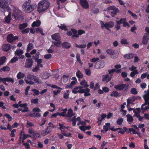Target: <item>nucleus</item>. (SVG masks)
Returning <instances> with one entry per match:
<instances>
[{
	"label": "nucleus",
	"mask_w": 149,
	"mask_h": 149,
	"mask_svg": "<svg viewBox=\"0 0 149 149\" xmlns=\"http://www.w3.org/2000/svg\"><path fill=\"white\" fill-rule=\"evenodd\" d=\"M50 6L49 1L46 0H42L38 4L37 11L39 13L45 12Z\"/></svg>",
	"instance_id": "1"
},
{
	"label": "nucleus",
	"mask_w": 149,
	"mask_h": 149,
	"mask_svg": "<svg viewBox=\"0 0 149 149\" xmlns=\"http://www.w3.org/2000/svg\"><path fill=\"white\" fill-rule=\"evenodd\" d=\"M24 81L27 84L33 85L35 82L40 84L42 83V81L39 78L33 75L28 74L25 77Z\"/></svg>",
	"instance_id": "2"
},
{
	"label": "nucleus",
	"mask_w": 149,
	"mask_h": 149,
	"mask_svg": "<svg viewBox=\"0 0 149 149\" xmlns=\"http://www.w3.org/2000/svg\"><path fill=\"white\" fill-rule=\"evenodd\" d=\"M34 6L31 4V0H28L22 4V7L23 10L26 13H30L34 9Z\"/></svg>",
	"instance_id": "3"
},
{
	"label": "nucleus",
	"mask_w": 149,
	"mask_h": 149,
	"mask_svg": "<svg viewBox=\"0 0 149 149\" xmlns=\"http://www.w3.org/2000/svg\"><path fill=\"white\" fill-rule=\"evenodd\" d=\"M143 97L145 100V103L142 105L141 108L143 111H144L148 108L147 106L144 107H143L147 104L149 105V91H145V94L143 95Z\"/></svg>",
	"instance_id": "4"
},
{
	"label": "nucleus",
	"mask_w": 149,
	"mask_h": 149,
	"mask_svg": "<svg viewBox=\"0 0 149 149\" xmlns=\"http://www.w3.org/2000/svg\"><path fill=\"white\" fill-rule=\"evenodd\" d=\"M12 16L15 19H18L21 17L22 12L18 8L14 7L13 9Z\"/></svg>",
	"instance_id": "5"
},
{
	"label": "nucleus",
	"mask_w": 149,
	"mask_h": 149,
	"mask_svg": "<svg viewBox=\"0 0 149 149\" xmlns=\"http://www.w3.org/2000/svg\"><path fill=\"white\" fill-rule=\"evenodd\" d=\"M52 39L56 42H54V44L57 47H59L61 43V39L59 34L58 33L52 34L51 36Z\"/></svg>",
	"instance_id": "6"
},
{
	"label": "nucleus",
	"mask_w": 149,
	"mask_h": 149,
	"mask_svg": "<svg viewBox=\"0 0 149 149\" xmlns=\"http://www.w3.org/2000/svg\"><path fill=\"white\" fill-rule=\"evenodd\" d=\"M100 25L102 29L105 28L108 31H110V30L109 29V28H112L114 26V23L112 21L107 22L105 24L102 22H101Z\"/></svg>",
	"instance_id": "7"
},
{
	"label": "nucleus",
	"mask_w": 149,
	"mask_h": 149,
	"mask_svg": "<svg viewBox=\"0 0 149 149\" xmlns=\"http://www.w3.org/2000/svg\"><path fill=\"white\" fill-rule=\"evenodd\" d=\"M84 91L88 92L89 91V90L88 89V88L83 89V87L79 86L74 88L72 90V93L74 94H76L78 93H84Z\"/></svg>",
	"instance_id": "8"
},
{
	"label": "nucleus",
	"mask_w": 149,
	"mask_h": 149,
	"mask_svg": "<svg viewBox=\"0 0 149 149\" xmlns=\"http://www.w3.org/2000/svg\"><path fill=\"white\" fill-rule=\"evenodd\" d=\"M7 2L6 0H0V8H1V10H4L5 8L7 11L10 13V8L7 5Z\"/></svg>",
	"instance_id": "9"
},
{
	"label": "nucleus",
	"mask_w": 149,
	"mask_h": 149,
	"mask_svg": "<svg viewBox=\"0 0 149 149\" xmlns=\"http://www.w3.org/2000/svg\"><path fill=\"white\" fill-rule=\"evenodd\" d=\"M129 86L128 84H122L115 86L114 88L118 90H126L128 89Z\"/></svg>",
	"instance_id": "10"
},
{
	"label": "nucleus",
	"mask_w": 149,
	"mask_h": 149,
	"mask_svg": "<svg viewBox=\"0 0 149 149\" xmlns=\"http://www.w3.org/2000/svg\"><path fill=\"white\" fill-rule=\"evenodd\" d=\"M108 10L111 13L112 16H113V15L116 14L119 12L118 9L113 6L110 7L108 9Z\"/></svg>",
	"instance_id": "11"
},
{
	"label": "nucleus",
	"mask_w": 149,
	"mask_h": 149,
	"mask_svg": "<svg viewBox=\"0 0 149 149\" xmlns=\"http://www.w3.org/2000/svg\"><path fill=\"white\" fill-rule=\"evenodd\" d=\"M112 76V75L109 74L103 75L102 76V81L103 82L107 83L111 80Z\"/></svg>",
	"instance_id": "12"
},
{
	"label": "nucleus",
	"mask_w": 149,
	"mask_h": 149,
	"mask_svg": "<svg viewBox=\"0 0 149 149\" xmlns=\"http://www.w3.org/2000/svg\"><path fill=\"white\" fill-rule=\"evenodd\" d=\"M18 37L17 36H14L13 35L10 34L8 35L7 37V39L9 42L12 43L14 42L16 40L18 39Z\"/></svg>",
	"instance_id": "13"
},
{
	"label": "nucleus",
	"mask_w": 149,
	"mask_h": 149,
	"mask_svg": "<svg viewBox=\"0 0 149 149\" xmlns=\"http://www.w3.org/2000/svg\"><path fill=\"white\" fill-rule=\"evenodd\" d=\"M23 53V51L21 49H17L15 52V54L19 56V58L21 59H23L25 57L24 55H22Z\"/></svg>",
	"instance_id": "14"
},
{
	"label": "nucleus",
	"mask_w": 149,
	"mask_h": 149,
	"mask_svg": "<svg viewBox=\"0 0 149 149\" xmlns=\"http://www.w3.org/2000/svg\"><path fill=\"white\" fill-rule=\"evenodd\" d=\"M33 63V61L32 59L28 58L26 60L25 66L27 68H30L32 66Z\"/></svg>",
	"instance_id": "15"
},
{
	"label": "nucleus",
	"mask_w": 149,
	"mask_h": 149,
	"mask_svg": "<svg viewBox=\"0 0 149 149\" xmlns=\"http://www.w3.org/2000/svg\"><path fill=\"white\" fill-rule=\"evenodd\" d=\"M80 3L83 8L86 9L89 8V4L86 0H80Z\"/></svg>",
	"instance_id": "16"
},
{
	"label": "nucleus",
	"mask_w": 149,
	"mask_h": 149,
	"mask_svg": "<svg viewBox=\"0 0 149 149\" xmlns=\"http://www.w3.org/2000/svg\"><path fill=\"white\" fill-rule=\"evenodd\" d=\"M149 40V34L147 33H145L143 36L142 42L144 44H146Z\"/></svg>",
	"instance_id": "17"
},
{
	"label": "nucleus",
	"mask_w": 149,
	"mask_h": 149,
	"mask_svg": "<svg viewBox=\"0 0 149 149\" xmlns=\"http://www.w3.org/2000/svg\"><path fill=\"white\" fill-rule=\"evenodd\" d=\"M107 53L111 55H116L117 56L119 54V52L117 51H114L111 49H108L106 51Z\"/></svg>",
	"instance_id": "18"
},
{
	"label": "nucleus",
	"mask_w": 149,
	"mask_h": 149,
	"mask_svg": "<svg viewBox=\"0 0 149 149\" xmlns=\"http://www.w3.org/2000/svg\"><path fill=\"white\" fill-rule=\"evenodd\" d=\"M52 130V129H50L49 127H47L44 130L42 131V135L45 136L50 133Z\"/></svg>",
	"instance_id": "19"
},
{
	"label": "nucleus",
	"mask_w": 149,
	"mask_h": 149,
	"mask_svg": "<svg viewBox=\"0 0 149 149\" xmlns=\"http://www.w3.org/2000/svg\"><path fill=\"white\" fill-rule=\"evenodd\" d=\"M49 76L48 73L43 72L40 74V77L42 79H46L49 78Z\"/></svg>",
	"instance_id": "20"
},
{
	"label": "nucleus",
	"mask_w": 149,
	"mask_h": 149,
	"mask_svg": "<svg viewBox=\"0 0 149 149\" xmlns=\"http://www.w3.org/2000/svg\"><path fill=\"white\" fill-rule=\"evenodd\" d=\"M80 84L84 88H87L89 86L88 82L85 79H83L80 82Z\"/></svg>",
	"instance_id": "21"
},
{
	"label": "nucleus",
	"mask_w": 149,
	"mask_h": 149,
	"mask_svg": "<svg viewBox=\"0 0 149 149\" xmlns=\"http://www.w3.org/2000/svg\"><path fill=\"white\" fill-rule=\"evenodd\" d=\"M19 106L20 107H23L24 109L23 110H22V112L28 111V107H27L26 103L22 104H19Z\"/></svg>",
	"instance_id": "22"
},
{
	"label": "nucleus",
	"mask_w": 149,
	"mask_h": 149,
	"mask_svg": "<svg viewBox=\"0 0 149 149\" xmlns=\"http://www.w3.org/2000/svg\"><path fill=\"white\" fill-rule=\"evenodd\" d=\"M10 48V45L9 44H4L2 47V49L4 51L7 52L8 51Z\"/></svg>",
	"instance_id": "23"
},
{
	"label": "nucleus",
	"mask_w": 149,
	"mask_h": 149,
	"mask_svg": "<svg viewBox=\"0 0 149 149\" xmlns=\"http://www.w3.org/2000/svg\"><path fill=\"white\" fill-rule=\"evenodd\" d=\"M41 23V22L40 20H38L33 22L31 25V26L33 27L36 26H38L40 25Z\"/></svg>",
	"instance_id": "24"
},
{
	"label": "nucleus",
	"mask_w": 149,
	"mask_h": 149,
	"mask_svg": "<svg viewBox=\"0 0 149 149\" xmlns=\"http://www.w3.org/2000/svg\"><path fill=\"white\" fill-rule=\"evenodd\" d=\"M11 20V13H9L8 15L6 17L5 22L8 24L10 23Z\"/></svg>",
	"instance_id": "25"
},
{
	"label": "nucleus",
	"mask_w": 149,
	"mask_h": 149,
	"mask_svg": "<svg viewBox=\"0 0 149 149\" xmlns=\"http://www.w3.org/2000/svg\"><path fill=\"white\" fill-rule=\"evenodd\" d=\"M71 31L74 34V35L72 36V38H77L79 37V36L77 34V33H78V31L77 30L74 29H71Z\"/></svg>",
	"instance_id": "26"
},
{
	"label": "nucleus",
	"mask_w": 149,
	"mask_h": 149,
	"mask_svg": "<svg viewBox=\"0 0 149 149\" xmlns=\"http://www.w3.org/2000/svg\"><path fill=\"white\" fill-rule=\"evenodd\" d=\"M25 77V74L21 72H19L17 74V79H20Z\"/></svg>",
	"instance_id": "27"
},
{
	"label": "nucleus",
	"mask_w": 149,
	"mask_h": 149,
	"mask_svg": "<svg viewBox=\"0 0 149 149\" xmlns=\"http://www.w3.org/2000/svg\"><path fill=\"white\" fill-rule=\"evenodd\" d=\"M74 115V114L72 110L71 109H68L66 116L69 117H71L73 116Z\"/></svg>",
	"instance_id": "28"
},
{
	"label": "nucleus",
	"mask_w": 149,
	"mask_h": 149,
	"mask_svg": "<svg viewBox=\"0 0 149 149\" xmlns=\"http://www.w3.org/2000/svg\"><path fill=\"white\" fill-rule=\"evenodd\" d=\"M77 81H71V84L69 85H67L65 87L66 88H72V86L75 85Z\"/></svg>",
	"instance_id": "29"
},
{
	"label": "nucleus",
	"mask_w": 149,
	"mask_h": 149,
	"mask_svg": "<svg viewBox=\"0 0 149 149\" xmlns=\"http://www.w3.org/2000/svg\"><path fill=\"white\" fill-rule=\"evenodd\" d=\"M68 77L69 76L68 75H64L62 77L61 80L64 83H66L67 82L68 80Z\"/></svg>",
	"instance_id": "30"
},
{
	"label": "nucleus",
	"mask_w": 149,
	"mask_h": 149,
	"mask_svg": "<svg viewBox=\"0 0 149 149\" xmlns=\"http://www.w3.org/2000/svg\"><path fill=\"white\" fill-rule=\"evenodd\" d=\"M68 110L67 108L63 110V111L61 113H59V116H66V114Z\"/></svg>",
	"instance_id": "31"
},
{
	"label": "nucleus",
	"mask_w": 149,
	"mask_h": 149,
	"mask_svg": "<svg viewBox=\"0 0 149 149\" xmlns=\"http://www.w3.org/2000/svg\"><path fill=\"white\" fill-rule=\"evenodd\" d=\"M97 63H96L95 68L96 69L100 68H103L105 65L104 63V62H101L100 63V65L99 66H97Z\"/></svg>",
	"instance_id": "32"
},
{
	"label": "nucleus",
	"mask_w": 149,
	"mask_h": 149,
	"mask_svg": "<svg viewBox=\"0 0 149 149\" xmlns=\"http://www.w3.org/2000/svg\"><path fill=\"white\" fill-rule=\"evenodd\" d=\"M6 60V58L4 56H3L0 58V65H3L4 63Z\"/></svg>",
	"instance_id": "33"
},
{
	"label": "nucleus",
	"mask_w": 149,
	"mask_h": 149,
	"mask_svg": "<svg viewBox=\"0 0 149 149\" xmlns=\"http://www.w3.org/2000/svg\"><path fill=\"white\" fill-rule=\"evenodd\" d=\"M134 56V55L132 53H130L125 55L124 56V57L126 58L131 59L133 58Z\"/></svg>",
	"instance_id": "34"
},
{
	"label": "nucleus",
	"mask_w": 149,
	"mask_h": 149,
	"mask_svg": "<svg viewBox=\"0 0 149 149\" xmlns=\"http://www.w3.org/2000/svg\"><path fill=\"white\" fill-rule=\"evenodd\" d=\"M76 75L77 78H81L83 77V74L81 72L78 70L76 73Z\"/></svg>",
	"instance_id": "35"
},
{
	"label": "nucleus",
	"mask_w": 149,
	"mask_h": 149,
	"mask_svg": "<svg viewBox=\"0 0 149 149\" xmlns=\"http://www.w3.org/2000/svg\"><path fill=\"white\" fill-rule=\"evenodd\" d=\"M69 90H66V91L63 94V98L65 99H68L69 96Z\"/></svg>",
	"instance_id": "36"
},
{
	"label": "nucleus",
	"mask_w": 149,
	"mask_h": 149,
	"mask_svg": "<svg viewBox=\"0 0 149 149\" xmlns=\"http://www.w3.org/2000/svg\"><path fill=\"white\" fill-rule=\"evenodd\" d=\"M10 70L9 67L8 66H5L0 69V72H1L2 71H9Z\"/></svg>",
	"instance_id": "37"
},
{
	"label": "nucleus",
	"mask_w": 149,
	"mask_h": 149,
	"mask_svg": "<svg viewBox=\"0 0 149 149\" xmlns=\"http://www.w3.org/2000/svg\"><path fill=\"white\" fill-rule=\"evenodd\" d=\"M33 48V45L31 43H29L27 47L26 51L27 52H29Z\"/></svg>",
	"instance_id": "38"
},
{
	"label": "nucleus",
	"mask_w": 149,
	"mask_h": 149,
	"mask_svg": "<svg viewBox=\"0 0 149 149\" xmlns=\"http://www.w3.org/2000/svg\"><path fill=\"white\" fill-rule=\"evenodd\" d=\"M62 46L63 47L68 48L70 47V45L68 42H64L62 44Z\"/></svg>",
	"instance_id": "39"
},
{
	"label": "nucleus",
	"mask_w": 149,
	"mask_h": 149,
	"mask_svg": "<svg viewBox=\"0 0 149 149\" xmlns=\"http://www.w3.org/2000/svg\"><path fill=\"white\" fill-rule=\"evenodd\" d=\"M126 117L127 118V121L130 122H132L133 119L131 115L130 114H128L126 116Z\"/></svg>",
	"instance_id": "40"
},
{
	"label": "nucleus",
	"mask_w": 149,
	"mask_h": 149,
	"mask_svg": "<svg viewBox=\"0 0 149 149\" xmlns=\"http://www.w3.org/2000/svg\"><path fill=\"white\" fill-rule=\"evenodd\" d=\"M58 124L60 126L59 129L61 131L65 130V129H67L68 128V127H65L60 123H59Z\"/></svg>",
	"instance_id": "41"
},
{
	"label": "nucleus",
	"mask_w": 149,
	"mask_h": 149,
	"mask_svg": "<svg viewBox=\"0 0 149 149\" xmlns=\"http://www.w3.org/2000/svg\"><path fill=\"white\" fill-rule=\"evenodd\" d=\"M107 116V115L103 113L101 115L100 117L98 118V120L99 121H102L103 119H104Z\"/></svg>",
	"instance_id": "42"
},
{
	"label": "nucleus",
	"mask_w": 149,
	"mask_h": 149,
	"mask_svg": "<svg viewBox=\"0 0 149 149\" xmlns=\"http://www.w3.org/2000/svg\"><path fill=\"white\" fill-rule=\"evenodd\" d=\"M76 58L77 61L80 64L81 66L83 64V62L81 61L80 58V54H77L76 55Z\"/></svg>",
	"instance_id": "43"
},
{
	"label": "nucleus",
	"mask_w": 149,
	"mask_h": 149,
	"mask_svg": "<svg viewBox=\"0 0 149 149\" xmlns=\"http://www.w3.org/2000/svg\"><path fill=\"white\" fill-rule=\"evenodd\" d=\"M119 95L118 93L116 91H114L112 92L110 94L111 97H117Z\"/></svg>",
	"instance_id": "44"
},
{
	"label": "nucleus",
	"mask_w": 149,
	"mask_h": 149,
	"mask_svg": "<svg viewBox=\"0 0 149 149\" xmlns=\"http://www.w3.org/2000/svg\"><path fill=\"white\" fill-rule=\"evenodd\" d=\"M123 121V120L122 118H119L117 120L116 123L118 125H121L122 124Z\"/></svg>",
	"instance_id": "45"
},
{
	"label": "nucleus",
	"mask_w": 149,
	"mask_h": 149,
	"mask_svg": "<svg viewBox=\"0 0 149 149\" xmlns=\"http://www.w3.org/2000/svg\"><path fill=\"white\" fill-rule=\"evenodd\" d=\"M36 32L37 33H40L42 35H44V34L43 32L42 29L40 28H38L36 29Z\"/></svg>",
	"instance_id": "46"
},
{
	"label": "nucleus",
	"mask_w": 149,
	"mask_h": 149,
	"mask_svg": "<svg viewBox=\"0 0 149 149\" xmlns=\"http://www.w3.org/2000/svg\"><path fill=\"white\" fill-rule=\"evenodd\" d=\"M16 132V130L15 129H14L11 130L10 134V137H15Z\"/></svg>",
	"instance_id": "47"
},
{
	"label": "nucleus",
	"mask_w": 149,
	"mask_h": 149,
	"mask_svg": "<svg viewBox=\"0 0 149 149\" xmlns=\"http://www.w3.org/2000/svg\"><path fill=\"white\" fill-rule=\"evenodd\" d=\"M138 73V72L137 70L132 71L130 74V75L132 77H133L135 75Z\"/></svg>",
	"instance_id": "48"
},
{
	"label": "nucleus",
	"mask_w": 149,
	"mask_h": 149,
	"mask_svg": "<svg viewBox=\"0 0 149 149\" xmlns=\"http://www.w3.org/2000/svg\"><path fill=\"white\" fill-rule=\"evenodd\" d=\"M58 27L62 30H67L66 27L65 25L64 24H61L58 26Z\"/></svg>",
	"instance_id": "49"
},
{
	"label": "nucleus",
	"mask_w": 149,
	"mask_h": 149,
	"mask_svg": "<svg viewBox=\"0 0 149 149\" xmlns=\"http://www.w3.org/2000/svg\"><path fill=\"white\" fill-rule=\"evenodd\" d=\"M26 126L27 127H29L33 126L34 125L33 123L29 121H27L26 123Z\"/></svg>",
	"instance_id": "50"
},
{
	"label": "nucleus",
	"mask_w": 149,
	"mask_h": 149,
	"mask_svg": "<svg viewBox=\"0 0 149 149\" xmlns=\"http://www.w3.org/2000/svg\"><path fill=\"white\" fill-rule=\"evenodd\" d=\"M121 43L122 44L127 45L128 44V42L127 39L123 38L121 40Z\"/></svg>",
	"instance_id": "51"
},
{
	"label": "nucleus",
	"mask_w": 149,
	"mask_h": 149,
	"mask_svg": "<svg viewBox=\"0 0 149 149\" xmlns=\"http://www.w3.org/2000/svg\"><path fill=\"white\" fill-rule=\"evenodd\" d=\"M33 59L37 63H42V60L41 59H39L38 57H33Z\"/></svg>",
	"instance_id": "52"
},
{
	"label": "nucleus",
	"mask_w": 149,
	"mask_h": 149,
	"mask_svg": "<svg viewBox=\"0 0 149 149\" xmlns=\"http://www.w3.org/2000/svg\"><path fill=\"white\" fill-rule=\"evenodd\" d=\"M134 102V100L132 99H128L127 100V106H129L130 104Z\"/></svg>",
	"instance_id": "53"
},
{
	"label": "nucleus",
	"mask_w": 149,
	"mask_h": 149,
	"mask_svg": "<svg viewBox=\"0 0 149 149\" xmlns=\"http://www.w3.org/2000/svg\"><path fill=\"white\" fill-rule=\"evenodd\" d=\"M27 26V24L26 23H24L22 24H20L19 26V29L22 30L25 27H26Z\"/></svg>",
	"instance_id": "54"
},
{
	"label": "nucleus",
	"mask_w": 149,
	"mask_h": 149,
	"mask_svg": "<svg viewBox=\"0 0 149 149\" xmlns=\"http://www.w3.org/2000/svg\"><path fill=\"white\" fill-rule=\"evenodd\" d=\"M131 93L133 94L136 95L137 94V91L135 88H132L131 90Z\"/></svg>",
	"instance_id": "55"
},
{
	"label": "nucleus",
	"mask_w": 149,
	"mask_h": 149,
	"mask_svg": "<svg viewBox=\"0 0 149 149\" xmlns=\"http://www.w3.org/2000/svg\"><path fill=\"white\" fill-rule=\"evenodd\" d=\"M31 91L33 92L35 95H38L40 94L39 91L36 89H32L31 90Z\"/></svg>",
	"instance_id": "56"
},
{
	"label": "nucleus",
	"mask_w": 149,
	"mask_h": 149,
	"mask_svg": "<svg viewBox=\"0 0 149 149\" xmlns=\"http://www.w3.org/2000/svg\"><path fill=\"white\" fill-rule=\"evenodd\" d=\"M76 117L74 116L72 118V125L73 126H74L76 124Z\"/></svg>",
	"instance_id": "57"
},
{
	"label": "nucleus",
	"mask_w": 149,
	"mask_h": 149,
	"mask_svg": "<svg viewBox=\"0 0 149 149\" xmlns=\"http://www.w3.org/2000/svg\"><path fill=\"white\" fill-rule=\"evenodd\" d=\"M50 105L51 107L53 108V109H50L49 110V111L51 112H53L56 109L55 106L52 103H50Z\"/></svg>",
	"instance_id": "58"
},
{
	"label": "nucleus",
	"mask_w": 149,
	"mask_h": 149,
	"mask_svg": "<svg viewBox=\"0 0 149 149\" xmlns=\"http://www.w3.org/2000/svg\"><path fill=\"white\" fill-rule=\"evenodd\" d=\"M78 35L81 36L84 34L85 33V32L84 31L82 30H79L78 31Z\"/></svg>",
	"instance_id": "59"
},
{
	"label": "nucleus",
	"mask_w": 149,
	"mask_h": 149,
	"mask_svg": "<svg viewBox=\"0 0 149 149\" xmlns=\"http://www.w3.org/2000/svg\"><path fill=\"white\" fill-rule=\"evenodd\" d=\"M85 73L88 76H90L91 74V70L88 69H86L85 70Z\"/></svg>",
	"instance_id": "60"
},
{
	"label": "nucleus",
	"mask_w": 149,
	"mask_h": 149,
	"mask_svg": "<svg viewBox=\"0 0 149 149\" xmlns=\"http://www.w3.org/2000/svg\"><path fill=\"white\" fill-rule=\"evenodd\" d=\"M116 24L115 25V27L116 29L117 30H119L120 28V24L119 23V22L118 21L116 22Z\"/></svg>",
	"instance_id": "61"
},
{
	"label": "nucleus",
	"mask_w": 149,
	"mask_h": 149,
	"mask_svg": "<svg viewBox=\"0 0 149 149\" xmlns=\"http://www.w3.org/2000/svg\"><path fill=\"white\" fill-rule=\"evenodd\" d=\"M38 99L36 98L32 99L31 100V102L33 104H37L38 103Z\"/></svg>",
	"instance_id": "62"
},
{
	"label": "nucleus",
	"mask_w": 149,
	"mask_h": 149,
	"mask_svg": "<svg viewBox=\"0 0 149 149\" xmlns=\"http://www.w3.org/2000/svg\"><path fill=\"white\" fill-rule=\"evenodd\" d=\"M49 126L47 127H49L50 129H52V128H54L56 127V126L51 122H49L48 123Z\"/></svg>",
	"instance_id": "63"
},
{
	"label": "nucleus",
	"mask_w": 149,
	"mask_h": 149,
	"mask_svg": "<svg viewBox=\"0 0 149 149\" xmlns=\"http://www.w3.org/2000/svg\"><path fill=\"white\" fill-rule=\"evenodd\" d=\"M99 60V58L98 57L94 58L90 60V61L93 63Z\"/></svg>",
	"instance_id": "64"
}]
</instances>
